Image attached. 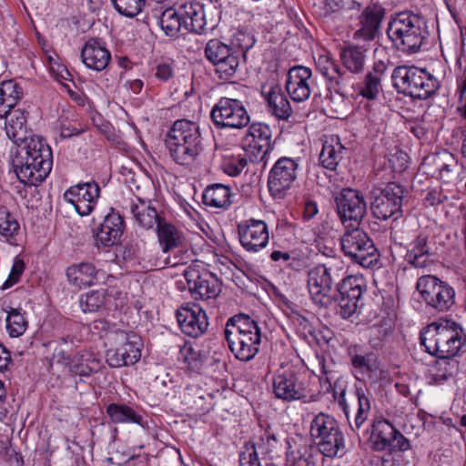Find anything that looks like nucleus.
<instances>
[{
    "label": "nucleus",
    "instance_id": "4468645a",
    "mask_svg": "<svg viewBox=\"0 0 466 466\" xmlns=\"http://www.w3.org/2000/svg\"><path fill=\"white\" fill-rule=\"evenodd\" d=\"M366 289L365 279L361 276L350 275L342 278L333 294V302L338 303L337 313L343 319L354 315L362 305V294Z\"/></svg>",
    "mask_w": 466,
    "mask_h": 466
},
{
    "label": "nucleus",
    "instance_id": "7ed1b4c3",
    "mask_svg": "<svg viewBox=\"0 0 466 466\" xmlns=\"http://www.w3.org/2000/svg\"><path fill=\"white\" fill-rule=\"evenodd\" d=\"M224 334L230 351L238 360L249 361L258 353L261 329L250 316L238 314L229 318Z\"/></svg>",
    "mask_w": 466,
    "mask_h": 466
},
{
    "label": "nucleus",
    "instance_id": "0e129e2a",
    "mask_svg": "<svg viewBox=\"0 0 466 466\" xmlns=\"http://www.w3.org/2000/svg\"><path fill=\"white\" fill-rule=\"evenodd\" d=\"M398 452L390 451L382 456H376L374 461H376V464L380 463L381 466H403L400 461L401 455Z\"/></svg>",
    "mask_w": 466,
    "mask_h": 466
},
{
    "label": "nucleus",
    "instance_id": "338daca9",
    "mask_svg": "<svg viewBox=\"0 0 466 466\" xmlns=\"http://www.w3.org/2000/svg\"><path fill=\"white\" fill-rule=\"evenodd\" d=\"M452 143L461 142V151L462 156L466 158V127H456L451 132Z\"/></svg>",
    "mask_w": 466,
    "mask_h": 466
},
{
    "label": "nucleus",
    "instance_id": "e433bc0d",
    "mask_svg": "<svg viewBox=\"0 0 466 466\" xmlns=\"http://www.w3.org/2000/svg\"><path fill=\"white\" fill-rule=\"evenodd\" d=\"M184 31L201 34L206 26L204 6L198 2H188L178 7Z\"/></svg>",
    "mask_w": 466,
    "mask_h": 466
},
{
    "label": "nucleus",
    "instance_id": "393cba45",
    "mask_svg": "<svg viewBox=\"0 0 466 466\" xmlns=\"http://www.w3.org/2000/svg\"><path fill=\"white\" fill-rule=\"evenodd\" d=\"M384 16L385 8L378 2H370L359 15L360 28L353 33V39L373 40L379 34Z\"/></svg>",
    "mask_w": 466,
    "mask_h": 466
},
{
    "label": "nucleus",
    "instance_id": "a19ab883",
    "mask_svg": "<svg viewBox=\"0 0 466 466\" xmlns=\"http://www.w3.org/2000/svg\"><path fill=\"white\" fill-rule=\"evenodd\" d=\"M431 255L428 237L420 234L410 244L405 260L414 268H423L431 262Z\"/></svg>",
    "mask_w": 466,
    "mask_h": 466
},
{
    "label": "nucleus",
    "instance_id": "a18cd8bd",
    "mask_svg": "<svg viewBox=\"0 0 466 466\" xmlns=\"http://www.w3.org/2000/svg\"><path fill=\"white\" fill-rule=\"evenodd\" d=\"M106 413L114 424L135 423L144 427L143 416L125 403L108 404L106 408Z\"/></svg>",
    "mask_w": 466,
    "mask_h": 466
},
{
    "label": "nucleus",
    "instance_id": "4be33fe9",
    "mask_svg": "<svg viewBox=\"0 0 466 466\" xmlns=\"http://www.w3.org/2000/svg\"><path fill=\"white\" fill-rule=\"evenodd\" d=\"M183 275L195 299H214L220 292L218 279L207 269L189 266L184 270Z\"/></svg>",
    "mask_w": 466,
    "mask_h": 466
},
{
    "label": "nucleus",
    "instance_id": "69168bd1",
    "mask_svg": "<svg viewBox=\"0 0 466 466\" xmlns=\"http://www.w3.org/2000/svg\"><path fill=\"white\" fill-rule=\"evenodd\" d=\"M155 76L163 82H167L174 76V68L168 63H160L156 66Z\"/></svg>",
    "mask_w": 466,
    "mask_h": 466
},
{
    "label": "nucleus",
    "instance_id": "774afa93",
    "mask_svg": "<svg viewBox=\"0 0 466 466\" xmlns=\"http://www.w3.org/2000/svg\"><path fill=\"white\" fill-rule=\"evenodd\" d=\"M93 329L100 333V337L112 335L115 337V333L117 329H114L109 322L105 319H96L93 322Z\"/></svg>",
    "mask_w": 466,
    "mask_h": 466
},
{
    "label": "nucleus",
    "instance_id": "f3484780",
    "mask_svg": "<svg viewBox=\"0 0 466 466\" xmlns=\"http://www.w3.org/2000/svg\"><path fill=\"white\" fill-rule=\"evenodd\" d=\"M115 341L116 349L106 350V360L111 368H121L137 363L141 358L143 346L141 338L134 332L116 330Z\"/></svg>",
    "mask_w": 466,
    "mask_h": 466
},
{
    "label": "nucleus",
    "instance_id": "9b49d317",
    "mask_svg": "<svg viewBox=\"0 0 466 466\" xmlns=\"http://www.w3.org/2000/svg\"><path fill=\"white\" fill-rule=\"evenodd\" d=\"M273 393L283 401L305 400L310 394L307 373L294 367L278 371L273 378Z\"/></svg>",
    "mask_w": 466,
    "mask_h": 466
},
{
    "label": "nucleus",
    "instance_id": "dca6fc26",
    "mask_svg": "<svg viewBox=\"0 0 466 466\" xmlns=\"http://www.w3.org/2000/svg\"><path fill=\"white\" fill-rule=\"evenodd\" d=\"M210 119L217 128L241 129L250 121L249 115L240 100L221 97L210 111Z\"/></svg>",
    "mask_w": 466,
    "mask_h": 466
},
{
    "label": "nucleus",
    "instance_id": "7c9ffc66",
    "mask_svg": "<svg viewBox=\"0 0 466 466\" xmlns=\"http://www.w3.org/2000/svg\"><path fill=\"white\" fill-rule=\"evenodd\" d=\"M130 212L137 225L144 229H151L164 219L152 200L138 197L131 200Z\"/></svg>",
    "mask_w": 466,
    "mask_h": 466
},
{
    "label": "nucleus",
    "instance_id": "1a4fd4ad",
    "mask_svg": "<svg viewBox=\"0 0 466 466\" xmlns=\"http://www.w3.org/2000/svg\"><path fill=\"white\" fill-rule=\"evenodd\" d=\"M343 254L365 268H373L380 261V253L368 234L360 227L347 229L340 238Z\"/></svg>",
    "mask_w": 466,
    "mask_h": 466
},
{
    "label": "nucleus",
    "instance_id": "4c0bfd02",
    "mask_svg": "<svg viewBox=\"0 0 466 466\" xmlns=\"http://www.w3.org/2000/svg\"><path fill=\"white\" fill-rule=\"evenodd\" d=\"M97 274L98 270L90 262L73 264L66 271L69 284L79 289L93 286L97 279Z\"/></svg>",
    "mask_w": 466,
    "mask_h": 466
},
{
    "label": "nucleus",
    "instance_id": "39448f33",
    "mask_svg": "<svg viewBox=\"0 0 466 466\" xmlns=\"http://www.w3.org/2000/svg\"><path fill=\"white\" fill-rule=\"evenodd\" d=\"M166 145L176 163L191 164L203 150L198 126L187 119L177 120L167 133Z\"/></svg>",
    "mask_w": 466,
    "mask_h": 466
},
{
    "label": "nucleus",
    "instance_id": "79ce46f5",
    "mask_svg": "<svg viewBox=\"0 0 466 466\" xmlns=\"http://www.w3.org/2000/svg\"><path fill=\"white\" fill-rule=\"evenodd\" d=\"M21 237L20 225L15 217L5 207H0V241L18 246Z\"/></svg>",
    "mask_w": 466,
    "mask_h": 466
},
{
    "label": "nucleus",
    "instance_id": "3c124183",
    "mask_svg": "<svg viewBox=\"0 0 466 466\" xmlns=\"http://www.w3.org/2000/svg\"><path fill=\"white\" fill-rule=\"evenodd\" d=\"M27 329V321L21 309L10 308L6 317V329L12 338L22 336Z\"/></svg>",
    "mask_w": 466,
    "mask_h": 466
},
{
    "label": "nucleus",
    "instance_id": "412c9836",
    "mask_svg": "<svg viewBox=\"0 0 466 466\" xmlns=\"http://www.w3.org/2000/svg\"><path fill=\"white\" fill-rule=\"evenodd\" d=\"M370 440L372 449L379 451H405L410 449L409 440L387 420H379L372 423Z\"/></svg>",
    "mask_w": 466,
    "mask_h": 466
},
{
    "label": "nucleus",
    "instance_id": "603ef678",
    "mask_svg": "<svg viewBox=\"0 0 466 466\" xmlns=\"http://www.w3.org/2000/svg\"><path fill=\"white\" fill-rule=\"evenodd\" d=\"M256 43V38L253 33H248L246 31H238L234 34L230 47L239 52V58L245 57L247 52L251 49Z\"/></svg>",
    "mask_w": 466,
    "mask_h": 466
},
{
    "label": "nucleus",
    "instance_id": "052dcab7",
    "mask_svg": "<svg viewBox=\"0 0 466 466\" xmlns=\"http://www.w3.org/2000/svg\"><path fill=\"white\" fill-rule=\"evenodd\" d=\"M326 6L329 12H338L341 9L360 10L361 5L356 0H326Z\"/></svg>",
    "mask_w": 466,
    "mask_h": 466
},
{
    "label": "nucleus",
    "instance_id": "f704fd0d",
    "mask_svg": "<svg viewBox=\"0 0 466 466\" xmlns=\"http://www.w3.org/2000/svg\"><path fill=\"white\" fill-rule=\"evenodd\" d=\"M262 96L267 102L269 113L279 120L288 121L293 110L287 96L279 85L270 86L268 91H262Z\"/></svg>",
    "mask_w": 466,
    "mask_h": 466
},
{
    "label": "nucleus",
    "instance_id": "72a5a7b5",
    "mask_svg": "<svg viewBox=\"0 0 466 466\" xmlns=\"http://www.w3.org/2000/svg\"><path fill=\"white\" fill-rule=\"evenodd\" d=\"M81 57L86 67L102 71L111 60L110 52L97 40L89 39L82 48Z\"/></svg>",
    "mask_w": 466,
    "mask_h": 466
},
{
    "label": "nucleus",
    "instance_id": "09e8293b",
    "mask_svg": "<svg viewBox=\"0 0 466 466\" xmlns=\"http://www.w3.org/2000/svg\"><path fill=\"white\" fill-rule=\"evenodd\" d=\"M454 357H436L437 360L432 366L434 371L433 380L436 383L441 384L452 378L458 372L459 361Z\"/></svg>",
    "mask_w": 466,
    "mask_h": 466
},
{
    "label": "nucleus",
    "instance_id": "6e6552de",
    "mask_svg": "<svg viewBox=\"0 0 466 466\" xmlns=\"http://www.w3.org/2000/svg\"><path fill=\"white\" fill-rule=\"evenodd\" d=\"M370 194V211L375 218L397 219L402 216V206L409 197V191L404 186L390 182L384 187L372 188Z\"/></svg>",
    "mask_w": 466,
    "mask_h": 466
},
{
    "label": "nucleus",
    "instance_id": "5701e85b",
    "mask_svg": "<svg viewBox=\"0 0 466 466\" xmlns=\"http://www.w3.org/2000/svg\"><path fill=\"white\" fill-rule=\"evenodd\" d=\"M286 458L289 466H321V449L301 437L287 438Z\"/></svg>",
    "mask_w": 466,
    "mask_h": 466
},
{
    "label": "nucleus",
    "instance_id": "c756f323",
    "mask_svg": "<svg viewBox=\"0 0 466 466\" xmlns=\"http://www.w3.org/2000/svg\"><path fill=\"white\" fill-rule=\"evenodd\" d=\"M56 357L74 375L88 377L100 370V360L89 352H79L69 357L64 351H60Z\"/></svg>",
    "mask_w": 466,
    "mask_h": 466
},
{
    "label": "nucleus",
    "instance_id": "de8ad7c7",
    "mask_svg": "<svg viewBox=\"0 0 466 466\" xmlns=\"http://www.w3.org/2000/svg\"><path fill=\"white\" fill-rule=\"evenodd\" d=\"M157 18L161 29L167 36L177 37L184 31L178 8H166Z\"/></svg>",
    "mask_w": 466,
    "mask_h": 466
},
{
    "label": "nucleus",
    "instance_id": "f03ea898",
    "mask_svg": "<svg viewBox=\"0 0 466 466\" xmlns=\"http://www.w3.org/2000/svg\"><path fill=\"white\" fill-rule=\"evenodd\" d=\"M420 344L434 357L456 356L466 342L461 326L448 319H440L427 325L420 333Z\"/></svg>",
    "mask_w": 466,
    "mask_h": 466
},
{
    "label": "nucleus",
    "instance_id": "2f4dec72",
    "mask_svg": "<svg viewBox=\"0 0 466 466\" xmlns=\"http://www.w3.org/2000/svg\"><path fill=\"white\" fill-rule=\"evenodd\" d=\"M349 153L350 149L341 143L339 136L331 135L322 145L319 163L324 168L334 171Z\"/></svg>",
    "mask_w": 466,
    "mask_h": 466
},
{
    "label": "nucleus",
    "instance_id": "13d9d810",
    "mask_svg": "<svg viewBox=\"0 0 466 466\" xmlns=\"http://www.w3.org/2000/svg\"><path fill=\"white\" fill-rule=\"evenodd\" d=\"M436 170L439 172V177L441 179H450L452 167L456 163L451 155L445 154L443 157H437L434 159Z\"/></svg>",
    "mask_w": 466,
    "mask_h": 466
},
{
    "label": "nucleus",
    "instance_id": "b1692460",
    "mask_svg": "<svg viewBox=\"0 0 466 466\" xmlns=\"http://www.w3.org/2000/svg\"><path fill=\"white\" fill-rule=\"evenodd\" d=\"M238 229L240 244L248 252H258L268 244V228L264 220L247 219L238 226Z\"/></svg>",
    "mask_w": 466,
    "mask_h": 466
},
{
    "label": "nucleus",
    "instance_id": "ddd939ff",
    "mask_svg": "<svg viewBox=\"0 0 466 466\" xmlns=\"http://www.w3.org/2000/svg\"><path fill=\"white\" fill-rule=\"evenodd\" d=\"M334 201L339 218L346 228L360 225L367 213V203L360 191L343 188L335 195Z\"/></svg>",
    "mask_w": 466,
    "mask_h": 466
},
{
    "label": "nucleus",
    "instance_id": "bb28decb",
    "mask_svg": "<svg viewBox=\"0 0 466 466\" xmlns=\"http://www.w3.org/2000/svg\"><path fill=\"white\" fill-rule=\"evenodd\" d=\"M176 317L181 331L187 336L198 338L208 329L206 311L198 305L181 307Z\"/></svg>",
    "mask_w": 466,
    "mask_h": 466
},
{
    "label": "nucleus",
    "instance_id": "6e6d98bb",
    "mask_svg": "<svg viewBox=\"0 0 466 466\" xmlns=\"http://www.w3.org/2000/svg\"><path fill=\"white\" fill-rule=\"evenodd\" d=\"M247 166L248 159L246 157L240 155L231 156L224 159L222 169L228 176L236 177L239 175Z\"/></svg>",
    "mask_w": 466,
    "mask_h": 466
},
{
    "label": "nucleus",
    "instance_id": "c85d7f7f",
    "mask_svg": "<svg viewBox=\"0 0 466 466\" xmlns=\"http://www.w3.org/2000/svg\"><path fill=\"white\" fill-rule=\"evenodd\" d=\"M124 229V218L112 208L96 233V243L104 247H112L120 240Z\"/></svg>",
    "mask_w": 466,
    "mask_h": 466
},
{
    "label": "nucleus",
    "instance_id": "5fc2aeb1",
    "mask_svg": "<svg viewBox=\"0 0 466 466\" xmlns=\"http://www.w3.org/2000/svg\"><path fill=\"white\" fill-rule=\"evenodd\" d=\"M111 2L120 15L127 17L138 15L146 4V0H111Z\"/></svg>",
    "mask_w": 466,
    "mask_h": 466
},
{
    "label": "nucleus",
    "instance_id": "c9c22d12",
    "mask_svg": "<svg viewBox=\"0 0 466 466\" xmlns=\"http://www.w3.org/2000/svg\"><path fill=\"white\" fill-rule=\"evenodd\" d=\"M369 49L364 46L348 44L341 47L339 52L340 62L343 70L354 75L364 71Z\"/></svg>",
    "mask_w": 466,
    "mask_h": 466
},
{
    "label": "nucleus",
    "instance_id": "a211bd4d",
    "mask_svg": "<svg viewBox=\"0 0 466 466\" xmlns=\"http://www.w3.org/2000/svg\"><path fill=\"white\" fill-rule=\"evenodd\" d=\"M279 447L277 435L266 431L258 442L248 441L244 444L239 452V466H269Z\"/></svg>",
    "mask_w": 466,
    "mask_h": 466
},
{
    "label": "nucleus",
    "instance_id": "a878e982",
    "mask_svg": "<svg viewBox=\"0 0 466 466\" xmlns=\"http://www.w3.org/2000/svg\"><path fill=\"white\" fill-rule=\"evenodd\" d=\"M312 71L304 66L291 67L287 76L285 88L294 102H304L311 94Z\"/></svg>",
    "mask_w": 466,
    "mask_h": 466
},
{
    "label": "nucleus",
    "instance_id": "bf43d9fd",
    "mask_svg": "<svg viewBox=\"0 0 466 466\" xmlns=\"http://www.w3.org/2000/svg\"><path fill=\"white\" fill-rule=\"evenodd\" d=\"M25 268V266L22 259H15L12 266L10 274L6 280L3 283L1 289L5 290L15 285L20 280Z\"/></svg>",
    "mask_w": 466,
    "mask_h": 466
},
{
    "label": "nucleus",
    "instance_id": "0eeeda50",
    "mask_svg": "<svg viewBox=\"0 0 466 466\" xmlns=\"http://www.w3.org/2000/svg\"><path fill=\"white\" fill-rule=\"evenodd\" d=\"M342 266L336 264H319L308 271L307 285L313 302L323 308H329L335 298L333 294L344 276Z\"/></svg>",
    "mask_w": 466,
    "mask_h": 466
},
{
    "label": "nucleus",
    "instance_id": "f257e3e1",
    "mask_svg": "<svg viewBox=\"0 0 466 466\" xmlns=\"http://www.w3.org/2000/svg\"><path fill=\"white\" fill-rule=\"evenodd\" d=\"M5 131L0 135V146L9 140L18 145L11 165L19 181L27 186H38L46 180L53 167V153L50 146L40 137H26V117L23 112H15Z\"/></svg>",
    "mask_w": 466,
    "mask_h": 466
},
{
    "label": "nucleus",
    "instance_id": "e2e57ef3",
    "mask_svg": "<svg viewBox=\"0 0 466 466\" xmlns=\"http://www.w3.org/2000/svg\"><path fill=\"white\" fill-rule=\"evenodd\" d=\"M321 368H320V373L319 376V383L321 388L325 392H330L331 391V384L333 380L336 377V371L330 370L329 366H327L322 361L320 362Z\"/></svg>",
    "mask_w": 466,
    "mask_h": 466
},
{
    "label": "nucleus",
    "instance_id": "9d476101",
    "mask_svg": "<svg viewBox=\"0 0 466 466\" xmlns=\"http://www.w3.org/2000/svg\"><path fill=\"white\" fill-rule=\"evenodd\" d=\"M309 433L312 439L318 441V447L324 456L336 457L345 447L344 435L339 422L329 414H317L310 423Z\"/></svg>",
    "mask_w": 466,
    "mask_h": 466
},
{
    "label": "nucleus",
    "instance_id": "f8f14e48",
    "mask_svg": "<svg viewBox=\"0 0 466 466\" xmlns=\"http://www.w3.org/2000/svg\"><path fill=\"white\" fill-rule=\"evenodd\" d=\"M422 301L439 312L449 310L454 304L455 291L448 283L433 275H424L416 283Z\"/></svg>",
    "mask_w": 466,
    "mask_h": 466
},
{
    "label": "nucleus",
    "instance_id": "c03bdc74",
    "mask_svg": "<svg viewBox=\"0 0 466 466\" xmlns=\"http://www.w3.org/2000/svg\"><path fill=\"white\" fill-rule=\"evenodd\" d=\"M23 96L22 87L14 80L3 81L0 84V118H5Z\"/></svg>",
    "mask_w": 466,
    "mask_h": 466
},
{
    "label": "nucleus",
    "instance_id": "864d4df0",
    "mask_svg": "<svg viewBox=\"0 0 466 466\" xmlns=\"http://www.w3.org/2000/svg\"><path fill=\"white\" fill-rule=\"evenodd\" d=\"M177 360L186 364L188 369H198L202 363L201 353L196 350L191 344L185 343L180 347Z\"/></svg>",
    "mask_w": 466,
    "mask_h": 466
},
{
    "label": "nucleus",
    "instance_id": "680f3d73",
    "mask_svg": "<svg viewBox=\"0 0 466 466\" xmlns=\"http://www.w3.org/2000/svg\"><path fill=\"white\" fill-rule=\"evenodd\" d=\"M64 198L66 201L71 203L74 206L76 212L82 217L89 215L93 211L96 204V202H91L85 199H77L76 198Z\"/></svg>",
    "mask_w": 466,
    "mask_h": 466
},
{
    "label": "nucleus",
    "instance_id": "473e14b6",
    "mask_svg": "<svg viewBox=\"0 0 466 466\" xmlns=\"http://www.w3.org/2000/svg\"><path fill=\"white\" fill-rule=\"evenodd\" d=\"M316 66L319 72L329 81L330 88L336 92L343 89L350 80L349 74L328 55L319 56Z\"/></svg>",
    "mask_w": 466,
    "mask_h": 466
},
{
    "label": "nucleus",
    "instance_id": "cd10ccee",
    "mask_svg": "<svg viewBox=\"0 0 466 466\" xmlns=\"http://www.w3.org/2000/svg\"><path fill=\"white\" fill-rule=\"evenodd\" d=\"M243 142L250 147L255 161L262 160L271 149V129L266 124L254 123L248 127Z\"/></svg>",
    "mask_w": 466,
    "mask_h": 466
},
{
    "label": "nucleus",
    "instance_id": "37998d69",
    "mask_svg": "<svg viewBox=\"0 0 466 466\" xmlns=\"http://www.w3.org/2000/svg\"><path fill=\"white\" fill-rule=\"evenodd\" d=\"M229 187L223 184H213L208 186L203 192V203L206 206L227 209L233 202Z\"/></svg>",
    "mask_w": 466,
    "mask_h": 466
},
{
    "label": "nucleus",
    "instance_id": "2eb2a0df",
    "mask_svg": "<svg viewBox=\"0 0 466 466\" xmlns=\"http://www.w3.org/2000/svg\"><path fill=\"white\" fill-rule=\"evenodd\" d=\"M205 56L214 66L215 74L221 80L235 76L239 66V52L219 39H210L204 49Z\"/></svg>",
    "mask_w": 466,
    "mask_h": 466
},
{
    "label": "nucleus",
    "instance_id": "4d7b16f0",
    "mask_svg": "<svg viewBox=\"0 0 466 466\" xmlns=\"http://www.w3.org/2000/svg\"><path fill=\"white\" fill-rule=\"evenodd\" d=\"M104 305V296L99 291H91L80 299V306L84 312L97 311Z\"/></svg>",
    "mask_w": 466,
    "mask_h": 466
},
{
    "label": "nucleus",
    "instance_id": "20e7f679",
    "mask_svg": "<svg viewBox=\"0 0 466 466\" xmlns=\"http://www.w3.org/2000/svg\"><path fill=\"white\" fill-rule=\"evenodd\" d=\"M387 35L398 50L414 54L420 49L429 33L426 21L421 15L400 12L390 21Z\"/></svg>",
    "mask_w": 466,
    "mask_h": 466
},
{
    "label": "nucleus",
    "instance_id": "aec40b11",
    "mask_svg": "<svg viewBox=\"0 0 466 466\" xmlns=\"http://www.w3.org/2000/svg\"><path fill=\"white\" fill-rule=\"evenodd\" d=\"M298 161L291 157H282L276 161L268 177V191L275 199L287 196L298 177Z\"/></svg>",
    "mask_w": 466,
    "mask_h": 466
},
{
    "label": "nucleus",
    "instance_id": "8fccbe9b",
    "mask_svg": "<svg viewBox=\"0 0 466 466\" xmlns=\"http://www.w3.org/2000/svg\"><path fill=\"white\" fill-rule=\"evenodd\" d=\"M100 195V187L95 181L77 184L70 187L64 194V198H76L91 202H96Z\"/></svg>",
    "mask_w": 466,
    "mask_h": 466
},
{
    "label": "nucleus",
    "instance_id": "6ab92c4d",
    "mask_svg": "<svg viewBox=\"0 0 466 466\" xmlns=\"http://www.w3.org/2000/svg\"><path fill=\"white\" fill-rule=\"evenodd\" d=\"M346 387L347 380L343 376L339 375L337 372L336 377L331 384L330 392L333 393L335 398L339 396V404L346 415L350 429L353 431H359L368 420L370 410V402L369 398L366 396L363 389H356L355 396L357 399V408L356 411L353 414V423H351L350 407L345 399Z\"/></svg>",
    "mask_w": 466,
    "mask_h": 466
},
{
    "label": "nucleus",
    "instance_id": "ea45409f",
    "mask_svg": "<svg viewBox=\"0 0 466 466\" xmlns=\"http://www.w3.org/2000/svg\"><path fill=\"white\" fill-rule=\"evenodd\" d=\"M388 69V65L378 60L373 63L371 70L366 75L360 88V95L370 100L375 99L381 88V79Z\"/></svg>",
    "mask_w": 466,
    "mask_h": 466
},
{
    "label": "nucleus",
    "instance_id": "58836bf2",
    "mask_svg": "<svg viewBox=\"0 0 466 466\" xmlns=\"http://www.w3.org/2000/svg\"><path fill=\"white\" fill-rule=\"evenodd\" d=\"M349 354L353 369L363 376L367 375L373 382L380 379L381 373L380 363L374 352L359 353L354 349Z\"/></svg>",
    "mask_w": 466,
    "mask_h": 466
},
{
    "label": "nucleus",
    "instance_id": "49530a36",
    "mask_svg": "<svg viewBox=\"0 0 466 466\" xmlns=\"http://www.w3.org/2000/svg\"><path fill=\"white\" fill-rule=\"evenodd\" d=\"M157 234L160 248L164 253L180 248L183 243L182 234L174 225L166 222L165 218L160 223H157Z\"/></svg>",
    "mask_w": 466,
    "mask_h": 466
},
{
    "label": "nucleus",
    "instance_id": "423d86ee",
    "mask_svg": "<svg viewBox=\"0 0 466 466\" xmlns=\"http://www.w3.org/2000/svg\"><path fill=\"white\" fill-rule=\"evenodd\" d=\"M391 80L399 94L419 100L432 96L441 86L433 75L414 66H396L391 74Z\"/></svg>",
    "mask_w": 466,
    "mask_h": 466
}]
</instances>
